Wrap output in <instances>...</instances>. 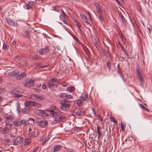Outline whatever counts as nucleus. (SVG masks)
Returning <instances> with one entry per match:
<instances>
[{
	"label": "nucleus",
	"mask_w": 152,
	"mask_h": 152,
	"mask_svg": "<svg viewBox=\"0 0 152 152\" xmlns=\"http://www.w3.org/2000/svg\"><path fill=\"white\" fill-rule=\"evenodd\" d=\"M38 147H35L34 148L31 152H37L38 150Z\"/></svg>",
	"instance_id": "obj_48"
},
{
	"label": "nucleus",
	"mask_w": 152,
	"mask_h": 152,
	"mask_svg": "<svg viewBox=\"0 0 152 152\" xmlns=\"http://www.w3.org/2000/svg\"><path fill=\"white\" fill-rule=\"evenodd\" d=\"M21 126L23 125L24 126L26 125L29 124V122L28 120L23 119L20 120Z\"/></svg>",
	"instance_id": "obj_22"
},
{
	"label": "nucleus",
	"mask_w": 152,
	"mask_h": 152,
	"mask_svg": "<svg viewBox=\"0 0 152 152\" xmlns=\"http://www.w3.org/2000/svg\"><path fill=\"white\" fill-rule=\"evenodd\" d=\"M55 49V48L54 47H52V49H49L47 47H45L43 48L40 49L39 50V53L42 55L48 53L51 54L54 53Z\"/></svg>",
	"instance_id": "obj_3"
},
{
	"label": "nucleus",
	"mask_w": 152,
	"mask_h": 152,
	"mask_svg": "<svg viewBox=\"0 0 152 152\" xmlns=\"http://www.w3.org/2000/svg\"><path fill=\"white\" fill-rule=\"evenodd\" d=\"M85 50L86 53H88L89 52L87 48H86Z\"/></svg>",
	"instance_id": "obj_64"
},
{
	"label": "nucleus",
	"mask_w": 152,
	"mask_h": 152,
	"mask_svg": "<svg viewBox=\"0 0 152 152\" xmlns=\"http://www.w3.org/2000/svg\"><path fill=\"white\" fill-rule=\"evenodd\" d=\"M83 19H85L86 20L87 19L85 15H83Z\"/></svg>",
	"instance_id": "obj_60"
},
{
	"label": "nucleus",
	"mask_w": 152,
	"mask_h": 152,
	"mask_svg": "<svg viewBox=\"0 0 152 152\" xmlns=\"http://www.w3.org/2000/svg\"><path fill=\"white\" fill-rule=\"evenodd\" d=\"M102 52L104 53V55L107 57H109L110 56V53L107 50L105 49H103L102 50Z\"/></svg>",
	"instance_id": "obj_29"
},
{
	"label": "nucleus",
	"mask_w": 152,
	"mask_h": 152,
	"mask_svg": "<svg viewBox=\"0 0 152 152\" xmlns=\"http://www.w3.org/2000/svg\"><path fill=\"white\" fill-rule=\"evenodd\" d=\"M11 94L13 96L16 98H18L22 96V95L20 93H19L18 91L14 89L11 92Z\"/></svg>",
	"instance_id": "obj_7"
},
{
	"label": "nucleus",
	"mask_w": 152,
	"mask_h": 152,
	"mask_svg": "<svg viewBox=\"0 0 152 152\" xmlns=\"http://www.w3.org/2000/svg\"><path fill=\"white\" fill-rule=\"evenodd\" d=\"M81 97L82 100H84L85 101H88L89 100V98L87 94L85 93H84L82 94L81 96Z\"/></svg>",
	"instance_id": "obj_19"
},
{
	"label": "nucleus",
	"mask_w": 152,
	"mask_h": 152,
	"mask_svg": "<svg viewBox=\"0 0 152 152\" xmlns=\"http://www.w3.org/2000/svg\"><path fill=\"white\" fill-rule=\"evenodd\" d=\"M28 120L30 122H32L33 123H34V120L32 118H29Z\"/></svg>",
	"instance_id": "obj_51"
},
{
	"label": "nucleus",
	"mask_w": 152,
	"mask_h": 152,
	"mask_svg": "<svg viewBox=\"0 0 152 152\" xmlns=\"http://www.w3.org/2000/svg\"><path fill=\"white\" fill-rule=\"evenodd\" d=\"M42 87L43 89H45L46 88V86L45 85L43 84L42 85Z\"/></svg>",
	"instance_id": "obj_55"
},
{
	"label": "nucleus",
	"mask_w": 152,
	"mask_h": 152,
	"mask_svg": "<svg viewBox=\"0 0 152 152\" xmlns=\"http://www.w3.org/2000/svg\"><path fill=\"white\" fill-rule=\"evenodd\" d=\"M137 72L138 73V77L139 80H140L141 84H142L144 82V80L142 76V74L140 72L139 69L137 70Z\"/></svg>",
	"instance_id": "obj_18"
},
{
	"label": "nucleus",
	"mask_w": 152,
	"mask_h": 152,
	"mask_svg": "<svg viewBox=\"0 0 152 152\" xmlns=\"http://www.w3.org/2000/svg\"><path fill=\"white\" fill-rule=\"evenodd\" d=\"M87 12H88V15H89V17H91V15L90 14V12L89 11H88Z\"/></svg>",
	"instance_id": "obj_62"
},
{
	"label": "nucleus",
	"mask_w": 152,
	"mask_h": 152,
	"mask_svg": "<svg viewBox=\"0 0 152 152\" xmlns=\"http://www.w3.org/2000/svg\"><path fill=\"white\" fill-rule=\"evenodd\" d=\"M48 124V123L47 121L45 120L44 121L39 122L38 123V125L42 128H45L47 126Z\"/></svg>",
	"instance_id": "obj_11"
},
{
	"label": "nucleus",
	"mask_w": 152,
	"mask_h": 152,
	"mask_svg": "<svg viewBox=\"0 0 152 152\" xmlns=\"http://www.w3.org/2000/svg\"><path fill=\"white\" fill-rule=\"evenodd\" d=\"M15 117L13 114L8 115L5 117V118L7 121H12L15 119Z\"/></svg>",
	"instance_id": "obj_13"
},
{
	"label": "nucleus",
	"mask_w": 152,
	"mask_h": 152,
	"mask_svg": "<svg viewBox=\"0 0 152 152\" xmlns=\"http://www.w3.org/2000/svg\"><path fill=\"white\" fill-rule=\"evenodd\" d=\"M31 96L33 99L37 100H42L43 99V98L42 96L35 94H32Z\"/></svg>",
	"instance_id": "obj_10"
},
{
	"label": "nucleus",
	"mask_w": 152,
	"mask_h": 152,
	"mask_svg": "<svg viewBox=\"0 0 152 152\" xmlns=\"http://www.w3.org/2000/svg\"><path fill=\"white\" fill-rule=\"evenodd\" d=\"M23 141V138L20 136L17 137L13 139L14 145H19L22 143Z\"/></svg>",
	"instance_id": "obj_6"
},
{
	"label": "nucleus",
	"mask_w": 152,
	"mask_h": 152,
	"mask_svg": "<svg viewBox=\"0 0 152 152\" xmlns=\"http://www.w3.org/2000/svg\"><path fill=\"white\" fill-rule=\"evenodd\" d=\"M23 7L24 9L27 10H28L31 9L28 3L26 4H25L24 5Z\"/></svg>",
	"instance_id": "obj_38"
},
{
	"label": "nucleus",
	"mask_w": 152,
	"mask_h": 152,
	"mask_svg": "<svg viewBox=\"0 0 152 152\" xmlns=\"http://www.w3.org/2000/svg\"><path fill=\"white\" fill-rule=\"evenodd\" d=\"M107 65L108 68L110 69L111 68V63L110 62H108L107 63Z\"/></svg>",
	"instance_id": "obj_45"
},
{
	"label": "nucleus",
	"mask_w": 152,
	"mask_h": 152,
	"mask_svg": "<svg viewBox=\"0 0 152 152\" xmlns=\"http://www.w3.org/2000/svg\"><path fill=\"white\" fill-rule=\"evenodd\" d=\"M19 64L22 66H26L27 65V63L24 61H20Z\"/></svg>",
	"instance_id": "obj_36"
},
{
	"label": "nucleus",
	"mask_w": 152,
	"mask_h": 152,
	"mask_svg": "<svg viewBox=\"0 0 152 152\" xmlns=\"http://www.w3.org/2000/svg\"><path fill=\"white\" fill-rule=\"evenodd\" d=\"M61 109L63 110H65L69 108L70 104L69 102L65 99L63 100L60 102Z\"/></svg>",
	"instance_id": "obj_4"
},
{
	"label": "nucleus",
	"mask_w": 152,
	"mask_h": 152,
	"mask_svg": "<svg viewBox=\"0 0 152 152\" xmlns=\"http://www.w3.org/2000/svg\"><path fill=\"white\" fill-rule=\"evenodd\" d=\"M102 15V14L100 15L99 17V21L101 22H102L103 20V18Z\"/></svg>",
	"instance_id": "obj_47"
},
{
	"label": "nucleus",
	"mask_w": 152,
	"mask_h": 152,
	"mask_svg": "<svg viewBox=\"0 0 152 152\" xmlns=\"http://www.w3.org/2000/svg\"><path fill=\"white\" fill-rule=\"evenodd\" d=\"M25 36L27 38H29L30 36V32L27 30H25L24 31Z\"/></svg>",
	"instance_id": "obj_30"
},
{
	"label": "nucleus",
	"mask_w": 152,
	"mask_h": 152,
	"mask_svg": "<svg viewBox=\"0 0 152 152\" xmlns=\"http://www.w3.org/2000/svg\"><path fill=\"white\" fill-rule=\"evenodd\" d=\"M34 105L37 108H40L42 107V105L40 104L37 103H35Z\"/></svg>",
	"instance_id": "obj_42"
},
{
	"label": "nucleus",
	"mask_w": 152,
	"mask_h": 152,
	"mask_svg": "<svg viewBox=\"0 0 152 152\" xmlns=\"http://www.w3.org/2000/svg\"><path fill=\"white\" fill-rule=\"evenodd\" d=\"M39 113L40 114H41V115L43 117H47L48 116V115L47 113L45 112L43 110H39Z\"/></svg>",
	"instance_id": "obj_27"
},
{
	"label": "nucleus",
	"mask_w": 152,
	"mask_h": 152,
	"mask_svg": "<svg viewBox=\"0 0 152 152\" xmlns=\"http://www.w3.org/2000/svg\"><path fill=\"white\" fill-rule=\"evenodd\" d=\"M48 139H49V138H45V140L44 142H43L42 143V145H45V143L47 141H48Z\"/></svg>",
	"instance_id": "obj_49"
},
{
	"label": "nucleus",
	"mask_w": 152,
	"mask_h": 152,
	"mask_svg": "<svg viewBox=\"0 0 152 152\" xmlns=\"http://www.w3.org/2000/svg\"><path fill=\"white\" fill-rule=\"evenodd\" d=\"M31 138H27L25 139L24 141V145H27L31 143Z\"/></svg>",
	"instance_id": "obj_24"
},
{
	"label": "nucleus",
	"mask_w": 152,
	"mask_h": 152,
	"mask_svg": "<svg viewBox=\"0 0 152 152\" xmlns=\"http://www.w3.org/2000/svg\"><path fill=\"white\" fill-rule=\"evenodd\" d=\"M12 124L13 125L15 126H21V122L20 120H16L12 122Z\"/></svg>",
	"instance_id": "obj_17"
},
{
	"label": "nucleus",
	"mask_w": 152,
	"mask_h": 152,
	"mask_svg": "<svg viewBox=\"0 0 152 152\" xmlns=\"http://www.w3.org/2000/svg\"><path fill=\"white\" fill-rule=\"evenodd\" d=\"M97 132L98 138L101 137L102 136L101 132L100 131V127L99 126H97Z\"/></svg>",
	"instance_id": "obj_26"
},
{
	"label": "nucleus",
	"mask_w": 152,
	"mask_h": 152,
	"mask_svg": "<svg viewBox=\"0 0 152 152\" xmlns=\"http://www.w3.org/2000/svg\"><path fill=\"white\" fill-rule=\"evenodd\" d=\"M110 119L115 124H116L117 122V121L115 119L114 117H110Z\"/></svg>",
	"instance_id": "obj_46"
},
{
	"label": "nucleus",
	"mask_w": 152,
	"mask_h": 152,
	"mask_svg": "<svg viewBox=\"0 0 152 152\" xmlns=\"http://www.w3.org/2000/svg\"><path fill=\"white\" fill-rule=\"evenodd\" d=\"M17 110L18 113H20V105L18 103L17 104Z\"/></svg>",
	"instance_id": "obj_39"
},
{
	"label": "nucleus",
	"mask_w": 152,
	"mask_h": 152,
	"mask_svg": "<svg viewBox=\"0 0 152 152\" xmlns=\"http://www.w3.org/2000/svg\"><path fill=\"white\" fill-rule=\"evenodd\" d=\"M28 3L31 8H32V7L34 6L35 4L34 2L33 1H28Z\"/></svg>",
	"instance_id": "obj_32"
},
{
	"label": "nucleus",
	"mask_w": 152,
	"mask_h": 152,
	"mask_svg": "<svg viewBox=\"0 0 152 152\" xmlns=\"http://www.w3.org/2000/svg\"><path fill=\"white\" fill-rule=\"evenodd\" d=\"M54 10L57 11H60L61 9L58 6H56L53 7Z\"/></svg>",
	"instance_id": "obj_41"
},
{
	"label": "nucleus",
	"mask_w": 152,
	"mask_h": 152,
	"mask_svg": "<svg viewBox=\"0 0 152 152\" xmlns=\"http://www.w3.org/2000/svg\"><path fill=\"white\" fill-rule=\"evenodd\" d=\"M139 105L141 108L143 110H145L146 111H148V109L146 108V107L144 106L142 104H139Z\"/></svg>",
	"instance_id": "obj_31"
},
{
	"label": "nucleus",
	"mask_w": 152,
	"mask_h": 152,
	"mask_svg": "<svg viewBox=\"0 0 152 152\" xmlns=\"http://www.w3.org/2000/svg\"><path fill=\"white\" fill-rule=\"evenodd\" d=\"M35 103L34 102L32 101H27L25 103V105L26 107H30L34 106Z\"/></svg>",
	"instance_id": "obj_12"
},
{
	"label": "nucleus",
	"mask_w": 152,
	"mask_h": 152,
	"mask_svg": "<svg viewBox=\"0 0 152 152\" xmlns=\"http://www.w3.org/2000/svg\"><path fill=\"white\" fill-rule=\"evenodd\" d=\"M85 113L84 111L82 109H78L76 112V114L77 115L80 116L84 115Z\"/></svg>",
	"instance_id": "obj_15"
},
{
	"label": "nucleus",
	"mask_w": 152,
	"mask_h": 152,
	"mask_svg": "<svg viewBox=\"0 0 152 152\" xmlns=\"http://www.w3.org/2000/svg\"><path fill=\"white\" fill-rule=\"evenodd\" d=\"M85 22L88 25V26L91 25L90 24L89 22H88V21H87L86 20H85Z\"/></svg>",
	"instance_id": "obj_59"
},
{
	"label": "nucleus",
	"mask_w": 152,
	"mask_h": 152,
	"mask_svg": "<svg viewBox=\"0 0 152 152\" xmlns=\"http://www.w3.org/2000/svg\"><path fill=\"white\" fill-rule=\"evenodd\" d=\"M62 146L59 145H55L53 147V151L54 152L58 151L60 150Z\"/></svg>",
	"instance_id": "obj_20"
},
{
	"label": "nucleus",
	"mask_w": 152,
	"mask_h": 152,
	"mask_svg": "<svg viewBox=\"0 0 152 152\" xmlns=\"http://www.w3.org/2000/svg\"><path fill=\"white\" fill-rule=\"evenodd\" d=\"M63 21L64 22V23L67 25H68V24L64 20V19L63 20Z\"/></svg>",
	"instance_id": "obj_61"
},
{
	"label": "nucleus",
	"mask_w": 152,
	"mask_h": 152,
	"mask_svg": "<svg viewBox=\"0 0 152 152\" xmlns=\"http://www.w3.org/2000/svg\"><path fill=\"white\" fill-rule=\"evenodd\" d=\"M29 136L31 137H35L37 136V133H36V132L33 130L32 132H30L28 134Z\"/></svg>",
	"instance_id": "obj_21"
},
{
	"label": "nucleus",
	"mask_w": 152,
	"mask_h": 152,
	"mask_svg": "<svg viewBox=\"0 0 152 152\" xmlns=\"http://www.w3.org/2000/svg\"><path fill=\"white\" fill-rule=\"evenodd\" d=\"M95 6L97 10V12L99 14H102L103 12L102 9L100 6L99 4L97 3H95Z\"/></svg>",
	"instance_id": "obj_8"
},
{
	"label": "nucleus",
	"mask_w": 152,
	"mask_h": 152,
	"mask_svg": "<svg viewBox=\"0 0 152 152\" xmlns=\"http://www.w3.org/2000/svg\"><path fill=\"white\" fill-rule=\"evenodd\" d=\"M62 85L63 86L65 87L67 86V83L66 82H64L62 83Z\"/></svg>",
	"instance_id": "obj_53"
},
{
	"label": "nucleus",
	"mask_w": 152,
	"mask_h": 152,
	"mask_svg": "<svg viewBox=\"0 0 152 152\" xmlns=\"http://www.w3.org/2000/svg\"><path fill=\"white\" fill-rule=\"evenodd\" d=\"M6 91L4 88H0V94L5 93Z\"/></svg>",
	"instance_id": "obj_43"
},
{
	"label": "nucleus",
	"mask_w": 152,
	"mask_h": 152,
	"mask_svg": "<svg viewBox=\"0 0 152 152\" xmlns=\"http://www.w3.org/2000/svg\"><path fill=\"white\" fill-rule=\"evenodd\" d=\"M60 12V13L61 14H64L65 16L66 15V14L65 13L64 11L63 10H61Z\"/></svg>",
	"instance_id": "obj_52"
},
{
	"label": "nucleus",
	"mask_w": 152,
	"mask_h": 152,
	"mask_svg": "<svg viewBox=\"0 0 152 152\" xmlns=\"http://www.w3.org/2000/svg\"><path fill=\"white\" fill-rule=\"evenodd\" d=\"M67 150L68 152H74L75 151H74L73 149L70 148L67 149Z\"/></svg>",
	"instance_id": "obj_50"
},
{
	"label": "nucleus",
	"mask_w": 152,
	"mask_h": 152,
	"mask_svg": "<svg viewBox=\"0 0 152 152\" xmlns=\"http://www.w3.org/2000/svg\"><path fill=\"white\" fill-rule=\"evenodd\" d=\"M41 86V84L40 83H38L37 85V87H39Z\"/></svg>",
	"instance_id": "obj_57"
},
{
	"label": "nucleus",
	"mask_w": 152,
	"mask_h": 152,
	"mask_svg": "<svg viewBox=\"0 0 152 152\" xmlns=\"http://www.w3.org/2000/svg\"><path fill=\"white\" fill-rule=\"evenodd\" d=\"M60 96L62 98L65 99H71L72 98V95L65 93L61 94Z\"/></svg>",
	"instance_id": "obj_9"
},
{
	"label": "nucleus",
	"mask_w": 152,
	"mask_h": 152,
	"mask_svg": "<svg viewBox=\"0 0 152 152\" xmlns=\"http://www.w3.org/2000/svg\"><path fill=\"white\" fill-rule=\"evenodd\" d=\"M3 110V109L2 108H0V113H1Z\"/></svg>",
	"instance_id": "obj_63"
},
{
	"label": "nucleus",
	"mask_w": 152,
	"mask_h": 152,
	"mask_svg": "<svg viewBox=\"0 0 152 152\" xmlns=\"http://www.w3.org/2000/svg\"><path fill=\"white\" fill-rule=\"evenodd\" d=\"M48 112L50 115L54 118V119L53 121L54 124L59 122H64L66 120V118L65 116H59L56 112L53 110H49Z\"/></svg>",
	"instance_id": "obj_1"
},
{
	"label": "nucleus",
	"mask_w": 152,
	"mask_h": 152,
	"mask_svg": "<svg viewBox=\"0 0 152 152\" xmlns=\"http://www.w3.org/2000/svg\"><path fill=\"white\" fill-rule=\"evenodd\" d=\"M34 83V80H28L26 83V84H25V86L26 87H29L31 86H33Z\"/></svg>",
	"instance_id": "obj_14"
},
{
	"label": "nucleus",
	"mask_w": 152,
	"mask_h": 152,
	"mask_svg": "<svg viewBox=\"0 0 152 152\" xmlns=\"http://www.w3.org/2000/svg\"><path fill=\"white\" fill-rule=\"evenodd\" d=\"M30 110L28 108H24L22 110V113H29Z\"/></svg>",
	"instance_id": "obj_28"
},
{
	"label": "nucleus",
	"mask_w": 152,
	"mask_h": 152,
	"mask_svg": "<svg viewBox=\"0 0 152 152\" xmlns=\"http://www.w3.org/2000/svg\"><path fill=\"white\" fill-rule=\"evenodd\" d=\"M33 131L32 129L31 128H29V133L31 132H32Z\"/></svg>",
	"instance_id": "obj_56"
},
{
	"label": "nucleus",
	"mask_w": 152,
	"mask_h": 152,
	"mask_svg": "<svg viewBox=\"0 0 152 152\" xmlns=\"http://www.w3.org/2000/svg\"><path fill=\"white\" fill-rule=\"evenodd\" d=\"M74 21V22L76 23V25L77 26L78 28L80 30V25L78 22L76 20H75Z\"/></svg>",
	"instance_id": "obj_40"
},
{
	"label": "nucleus",
	"mask_w": 152,
	"mask_h": 152,
	"mask_svg": "<svg viewBox=\"0 0 152 152\" xmlns=\"http://www.w3.org/2000/svg\"><path fill=\"white\" fill-rule=\"evenodd\" d=\"M26 76V74L25 72H22L17 77V79L18 80H20L25 77Z\"/></svg>",
	"instance_id": "obj_23"
},
{
	"label": "nucleus",
	"mask_w": 152,
	"mask_h": 152,
	"mask_svg": "<svg viewBox=\"0 0 152 152\" xmlns=\"http://www.w3.org/2000/svg\"><path fill=\"white\" fill-rule=\"evenodd\" d=\"M126 127V124L125 123H121V127L123 131H124L125 127Z\"/></svg>",
	"instance_id": "obj_35"
},
{
	"label": "nucleus",
	"mask_w": 152,
	"mask_h": 152,
	"mask_svg": "<svg viewBox=\"0 0 152 152\" xmlns=\"http://www.w3.org/2000/svg\"><path fill=\"white\" fill-rule=\"evenodd\" d=\"M59 80L57 78H55L53 79H51V80L48 82V85L49 88L52 90H54V88H57L58 86L56 83L57 82H58Z\"/></svg>",
	"instance_id": "obj_2"
},
{
	"label": "nucleus",
	"mask_w": 152,
	"mask_h": 152,
	"mask_svg": "<svg viewBox=\"0 0 152 152\" xmlns=\"http://www.w3.org/2000/svg\"><path fill=\"white\" fill-rule=\"evenodd\" d=\"M5 141L7 143H9L10 142V140L9 139H5Z\"/></svg>",
	"instance_id": "obj_54"
},
{
	"label": "nucleus",
	"mask_w": 152,
	"mask_h": 152,
	"mask_svg": "<svg viewBox=\"0 0 152 152\" xmlns=\"http://www.w3.org/2000/svg\"><path fill=\"white\" fill-rule=\"evenodd\" d=\"M6 22L10 25L12 26L17 27L18 26L16 22L10 18H7L6 19Z\"/></svg>",
	"instance_id": "obj_5"
},
{
	"label": "nucleus",
	"mask_w": 152,
	"mask_h": 152,
	"mask_svg": "<svg viewBox=\"0 0 152 152\" xmlns=\"http://www.w3.org/2000/svg\"><path fill=\"white\" fill-rule=\"evenodd\" d=\"M0 132L2 133L6 134L8 132V129L6 128L3 129L2 128H0Z\"/></svg>",
	"instance_id": "obj_25"
},
{
	"label": "nucleus",
	"mask_w": 152,
	"mask_h": 152,
	"mask_svg": "<svg viewBox=\"0 0 152 152\" xmlns=\"http://www.w3.org/2000/svg\"><path fill=\"white\" fill-rule=\"evenodd\" d=\"M75 88L72 86L69 87L67 88L68 91L70 92L73 91L75 90Z\"/></svg>",
	"instance_id": "obj_37"
},
{
	"label": "nucleus",
	"mask_w": 152,
	"mask_h": 152,
	"mask_svg": "<svg viewBox=\"0 0 152 152\" xmlns=\"http://www.w3.org/2000/svg\"><path fill=\"white\" fill-rule=\"evenodd\" d=\"M46 67V66H41L39 67V68H43Z\"/></svg>",
	"instance_id": "obj_58"
},
{
	"label": "nucleus",
	"mask_w": 152,
	"mask_h": 152,
	"mask_svg": "<svg viewBox=\"0 0 152 152\" xmlns=\"http://www.w3.org/2000/svg\"><path fill=\"white\" fill-rule=\"evenodd\" d=\"M9 75L12 76H15L17 75V73L14 71H12L9 73Z\"/></svg>",
	"instance_id": "obj_33"
},
{
	"label": "nucleus",
	"mask_w": 152,
	"mask_h": 152,
	"mask_svg": "<svg viewBox=\"0 0 152 152\" xmlns=\"http://www.w3.org/2000/svg\"><path fill=\"white\" fill-rule=\"evenodd\" d=\"M119 17L120 19V20H121L122 25H125L126 24V21L123 15L121 14H120L119 15Z\"/></svg>",
	"instance_id": "obj_16"
},
{
	"label": "nucleus",
	"mask_w": 152,
	"mask_h": 152,
	"mask_svg": "<svg viewBox=\"0 0 152 152\" xmlns=\"http://www.w3.org/2000/svg\"><path fill=\"white\" fill-rule=\"evenodd\" d=\"M117 68H118V72L119 73L120 76L122 77V78L123 79V80H124L123 79V77L122 76L121 71L120 69V68L119 65H118L117 66Z\"/></svg>",
	"instance_id": "obj_34"
},
{
	"label": "nucleus",
	"mask_w": 152,
	"mask_h": 152,
	"mask_svg": "<svg viewBox=\"0 0 152 152\" xmlns=\"http://www.w3.org/2000/svg\"><path fill=\"white\" fill-rule=\"evenodd\" d=\"M76 103L79 106H81L82 104V101L80 100H77Z\"/></svg>",
	"instance_id": "obj_44"
}]
</instances>
